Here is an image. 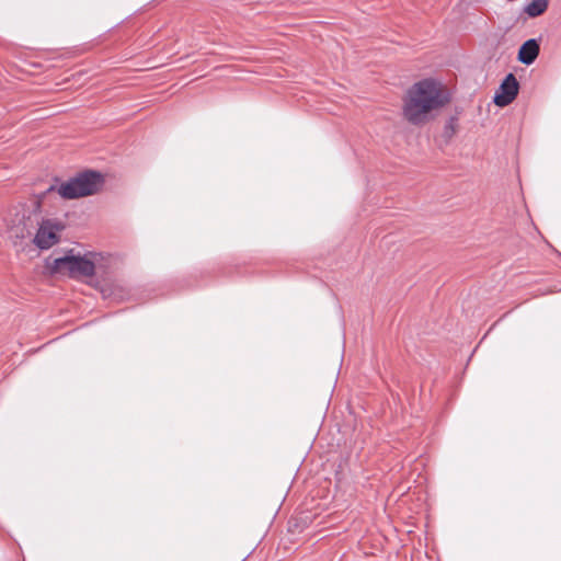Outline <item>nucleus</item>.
<instances>
[{"label": "nucleus", "mask_w": 561, "mask_h": 561, "mask_svg": "<svg viewBox=\"0 0 561 561\" xmlns=\"http://www.w3.org/2000/svg\"><path fill=\"white\" fill-rule=\"evenodd\" d=\"M448 102L439 84L433 79H423L409 88L403 99L402 113L412 125L426 122L427 114Z\"/></svg>", "instance_id": "nucleus-1"}, {"label": "nucleus", "mask_w": 561, "mask_h": 561, "mask_svg": "<svg viewBox=\"0 0 561 561\" xmlns=\"http://www.w3.org/2000/svg\"><path fill=\"white\" fill-rule=\"evenodd\" d=\"M104 176L95 170H84L60 185H50L44 193L57 191L64 199H76L96 194L104 185Z\"/></svg>", "instance_id": "nucleus-2"}, {"label": "nucleus", "mask_w": 561, "mask_h": 561, "mask_svg": "<svg viewBox=\"0 0 561 561\" xmlns=\"http://www.w3.org/2000/svg\"><path fill=\"white\" fill-rule=\"evenodd\" d=\"M51 270L56 273L68 272L72 278L91 277L95 274L94 263L80 255H65L54 260Z\"/></svg>", "instance_id": "nucleus-3"}, {"label": "nucleus", "mask_w": 561, "mask_h": 561, "mask_svg": "<svg viewBox=\"0 0 561 561\" xmlns=\"http://www.w3.org/2000/svg\"><path fill=\"white\" fill-rule=\"evenodd\" d=\"M42 220H45L42 217V204L39 201H35L27 208H24L15 225V236L16 238L24 239L33 234V232L41 226Z\"/></svg>", "instance_id": "nucleus-4"}, {"label": "nucleus", "mask_w": 561, "mask_h": 561, "mask_svg": "<svg viewBox=\"0 0 561 561\" xmlns=\"http://www.w3.org/2000/svg\"><path fill=\"white\" fill-rule=\"evenodd\" d=\"M64 229V225L57 220H42L34 237V243L41 250H47L59 242L57 231Z\"/></svg>", "instance_id": "nucleus-5"}, {"label": "nucleus", "mask_w": 561, "mask_h": 561, "mask_svg": "<svg viewBox=\"0 0 561 561\" xmlns=\"http://www.w3.org/2000/svg\"><path fill=\"white\" fill-rule=\"evenodd\" d=\"M519 83L513 73H507L495 91L493 102L500 107L510 105L517 96Z\"/></svg>", "instance_id": "nucleus-6"}, {"label": "nucleus", "mask_w": 561, "mask_h": 561, "mask_svg": "<svg viewBox=\"0 0 561 561\" xmlns=\"http://www.w3.org/2000/svg\"><path fill=\"white\" fill-rule=\"evenodd\" d=\"M540 51V39L529 38L525 41L517 53V60L523 65L530 66L535 62Z\"/></svg>", "instance_id": "nucleus-7"}, {"label": "nucleus", "mask_w": 561, "mask_h": 561, "mask_svg": "<svg viewBox=\"0 0 561 561\" xmlns=\"http://www.w3.org/2000/svg\"><path fill=\"white\" fill-rule=\"evenodd\" d=\"M549 5V0H533L524 8V12L529 18H537L543 14Z\"/></svg>", "instance_id": "nucleus-8"}, {"label": "nucleus", "mask_w": 561, "mask_h": 561, "mask_svg": "<svg viewBox=\"0 0 561 561\" xmlns=\"http://www.w3.org/2000/svg\"><path fill=\"white\" fill-rule=\"evenodd\" d=\"M456 126H457V117L451 116L444 126V136L446 138H451L454 134L456 133Z\"/></svg>", "instance_id": "nucleus-9"}]
</instances>
